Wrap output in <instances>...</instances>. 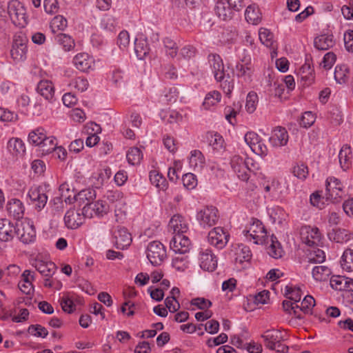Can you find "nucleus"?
I'll return each instance as SVG.
<instances>
[{
	"label": "nucleus",
	"instance_id": "obj_1",
	"mask_svg": "<svg viewBox=\"0 0 353 353\" xmlns=\"http://www.w3.org/2000/svg\"><path fill=\"white\" fill-rule=\"evenodd\" d=\"M8 13L13 24L19 28H24L27 23L26 10L17 0H12L8 6Z\"/></svg>",
	"mask_w": 353,
	"mask_h": 353
},
{
	"label": "nucleus",
	"instance_id": "obj_2",
	"mask_svg": "<svg viewBox=\"0 0 353 353\" xmlns=\"http://www.w3.org/2000/svg\"><path fill=\"white\" fill-rule=\"evenodd\" d=\"M28 39L25 34L19 32L14 36L10 55L16 62L23 61L26 59Z\"/></svg>",
	"mask_w": 353,
	"mask_h": 353
},
{
	"label": "nucleus",
	"instance_id": "obj_3",
	"mask_svg": "<svg viewBox=\"0 0 353 353\" xmlns=\"http://www.w3.org/2000/svg\"><path fill=\"white\" fill-rule=\"evenodd\" d=\"M16 236L23 243L32 242L36 236L33 223L27 219L16 223Z\"/></svg>",
	"mask_w": 353,
	"mask_h": 353
},
{
	"label": "nucleus",
	"instance_id": "obj_4",
	"mask_svg": "<svg viewBox=\"0 0 353 353\" xmlns=\"http://www.w3.org/2000/svg\"><path fill=\"white\" fill-rule=\"evenodd\" d=\"M146 254L153 265H160L167 256L165 246L158 241H152L148 244Z\"/></svg>",
	"mask_w": 353,
	"mask_h": 353
},
{
	"label": "nucleus",
	"instance_id": "obj_5",
	"mask_svg": "<svg viewBox=\"0 0 353 353\" xmlns=\"http://www.w3.org/2000/svg\"><path fill=\"white\" fill-rule=\"evenodd\" d=\"M236 76L245 83H250L254 73V66L250 56H245L241 59L235 66Z\"/></svg>",
	"mask_w": 353,
	"mask_h": 353
},
{
	"label": "nucleus",
	"instance_id": "obj_6",
	"mask_svg": "<svg viewBox=\"0 0 353 353\" xmlns=\"http://www.w3.org/2000/svg\"><path fill=\"white\" fill-rule=\"evenodd\" d=\"M243 232L247 238L250 237L256 244L265 242L267 232L262 222L258 219H253L248 229Z\"/></svg>",
	"mask_w": 353,
	"mask_h": 353
},
{
	"label": "nucleus",
	"instance_id": "obj_7",
	"mask_svg": "<svg viewBox=\"0 0 353 353\" xmlns=\"http://www.w3.org/2000/svg\"><path fill=\"white\" fill-rule=\"evenodd\" d=\"M219 218V212L216 207L208 205L201 209L196 214V219L201 225L211 227L214 225Z\"/></svg>",
	"mask_w": 353,
	"mask_h": 353
},
{
	"label": "nucleus",
	"instance_id": "obj_8",
	"mask_svg": "<svg viewBox=\"0 0 353 353\" xmlns=\"http://www.w3.org/2000/svg\"><path fill=\"white\" fill-rule=\"evenodd\" d=\"M325 186L327 199L334 203L339 202L344 193L341 181L334 177H330L326 180Z\"/></svg>",
	"mask_w": 353,
	"mask_h": 353
},
{
	"label": "nucleus",
	"instance_id": "obj_9",
	"mask_svg": "<svg viewBox=\"0 0 353 353\" xmlns=\"http://www.w3.org/2000/svg\"><path fill=\"white\" fill-rule=\"evenodd\" d=\"M47 185L32 187L28 192V196L38 210L43 209L48 201Z\"/></svg>",
	"mask_w": 353,
	"mask_h": 353
},
{
	"label": "nucleus",
	"instance_id": "obj_10",
	"mask_svg": "<svg viewBox=\"0 0 353 353\" xmlns=\"http://www.w3.org/2000/svg\"><path fill=\"white\" fill-rule=\"evenodd\" d=\"M300 236L301 241L308 246L318 245L321 240V234L319 229L309 225L301 228Z\"/></svg>",
	"mask_w": 353,
	"mask_h": 353
},
{
	"label": "nucleus",
	"instance_id": "obj_11",
	"mask_svg": "<svg viewBox=\"0 0 353 353\" xmlns=\"http://www.w3.org/2000/svg\"><path fill=\"white\" fill-rule=\"evenodd\" d=\"M230 164L239 179L243 181H248L250 175L248 173L246 158L244 159L239 155H234L231 159Z\"/></svg>",
	"mask_w": 353,
	"mask_h": 353
},
{
	"label": "nucleus",
	"instance_id": "obj_12",
	"mask_svg": "<svg viewBox=\"0 0 353 353\" xmlns=\"http://www.w3.org/2000/svg\"><path fill=\"white\" fill-rule=\"evenodd\" d=\"M230 235L221 227L213 228L208 234L209 243L219 249H222L228 241Z\"/></svg>",
	"mask_w": 353,
	"mask_h": 353
},
{
	"label": "nucleus",
	"instance_id": "obj_13",
	"mask_svg": "<svg viewBox=\"0 0 353 353\" xmlns=\"http://www.w3.org/2000/svg\"><path fill=\"white\" fill-rule=\"evenodd\" d=\"M208 60L215 79L217 81L224 80L225 70L221 57L217 54H210Z\"/></svg>",
	"mask_w": 353,
	"mask_h": 353
},
{
	"label": "nucleus",
	"instance_id": "obj_14",
	"mask_svg": "<svg viewBox=\"0 0 353 353\" xmlns=\"http://www.w3.org/2000/svg\"><path fill=\"white\" fill-rule=\"evenodd\" d=\"M114 243L117 249L123 250L132 242L131 234L124 227H118L113 233Z\"/></svg>",
	"mask_w": 353,
	"mask_h": 353
},
{
	"label": "nucleus",
	"instance_id": "obj_15",
	"mask_svg": "<svg viewBox=\"0 0 353 353\" xmlns=\"http://www.w3.org/2000/svg\"><path fill=\"white\" fill-rule=\"evenodd\" d=\"M191 243L183 234H176L170 241V248L175 253L185 254L189 252Z\"/></svg>",
	"mask_w": 353,
	"mask_h": 353
},
{
	"label": "nucleus",
	"instance_id": "obj_16",
	"mask_svg": "<svg viewBox=\"0 0 353 353\" xmlns=\"http://www.w3.org/2000/svg\"><path fill=\"white\" fill-rule=\"evenodd\" d=\"M16 224L8 219H0V241L10 242L16 236Z\"/></svg>",
	"mask_w": 353,
	"mask_h": 353
},
{
	"label": "nucleus",
	"instance_id": "obj_17",
	"mask_svg": "<svg viewBox=\"0 0 353 353\" xmlns=\"http://www.w3.org/2000/svg\"><path fill=\"white\" fill-rule=\"evenodd\" d=\"M64 221L68 228L76 229L83 224L85 217L81 210L70 209L65 215Z\"/></svg>",
	"mask_w": 353,
	"mask_h": 353
},
{
	"label": "nucleus",
	"instance_id": "obj_18",
	"mask_svg": "<svg viewBox=\"0 0 353 353\" xmlns=\"http://www.w3.org/2000/svg\"><path fill=\"white\" fill-rule=\"evenodd\" d=\"M73 63L80 71L88 72L94 66V60L88 54L83 52L77 54L73 59Z\"/></svg>",
	"mask_w": 353,
	"mask_h": 353
},
{
	"label": "nucleus",
	"instance_id": "obj_19",
	"mask_svg": "<svg viewBox=\"0 0 353 353\" xmlns=\"http://www.w3.org/2000/svg\"><path fill=\"white\" fill-rule=\"evenodd\" d=\"M200 267L208 272L214 271L217 265V260L216 256L209 249L202 250L199 256Z\"/></svg>",
	"mask_w": 353,
	"mask_h": 353
},
{
	"label": "nucleus",
	"instance_id": "obj_20",
	"mask_svg": "<svg viewBox=\"0 0 353 353\" xmlns=\"http://www.w3.org/2000/svg\"><path fill=\"white\" fill-rule=\"evenodd\" d=\"M261 337L264 340L265 346L271 350L273 347H275V345L279 341H284V336L282 332L278 330H266L261 336Z\"/></svg>",
	"mask_w": 353,
	"mask_h": 353
},
{
	"label": "nucleus",
	"instance_id": "obj_21",
	"mask_svg": "<svg viewBox=\"0 0 353 353\" xmlns=\"http://www.w3.org/2000/svg\"><path fill=\"white\" fill-rule=\"evenodd\" d=\"M288 139L289 136L286 129L278 126L272 131V136L270 137V141L274 147H281L288 143Z\"/></svg>",
	"mask_w": 353,
	"mask_h": 353
},
{
	"label": "nucleus",
	"instance_id": "obj_22",
	"mask_svg": "<svg viewBox=\"0 0 353 353\" xmlns=\"http://www.w3.org/2000/svg\"><path fill=\"white\" fill-rule=\"evenodd\" d=\"M330 240L336 243H345L353 239V232L344 228H335L328 233Z\"/></svg>",
	"mask_w": 353,
	"mask_h": 353
},
{
	"label": "nucleus",
	"instance_id": "obj_23",
	"mask_svg": "<svg viewBox=\"0 0 353 353\" xmlns=\"http://www.w3.org/2000/svg\"><path fill=\"white\" fill-rule=\"evenodd\" d=\"M24 206L17 199H12L7 204V210L10 216L17 220L22 219L24 214Z\"/></svg>",
	"mask_w": 353,
	"mask_h": 353
},
{
	"label": "nucleus",
	"instance_id": "obj_24",
	"mask_svg": "<svg viewBox=\"0 0 353 353\" xmlns=\"http://www.w3.org/2000/svg\"><path fill=\"white\" fill-rule=\"evenodd\" d=\"M34 266L36 270L46 277H51L56 272V265L51 261L36 260Z\"/></svg>",
	"mask_w": 353,
	"mask_h": 353
},
{
	"label": "nucleus",
	"instance_id": "obj_25",
	"mask_svg": "<svg viewBox=\"0 0 353 353\" xmlns=\"http://www.w3.org/2000/svg\"><path fill=\"white\" fill-rule=\"evenodd\" d=\"M170 230L173 231L174 234H183L187 232L188 228L183 217L179 214L174 215L169 223Z\"/></svg>",
	"mask_w": 353,
	"mask_h": 353
},
{
	"label": "nucleus",
	"instance_id": "obj_26",
	"mask_svg": "<svg viewBox=\"0 0 353 353\" xmlns=\"http://www.w3.org/2000/svg\"><path fill=\"white\" fill-rule=\"evenodd\" d=\"M31 273L30 270H25L18 284L19 290L26 294H30L33 292L32 280L34 279V276Z\"/></svg>",
	"mask_w": 353,
	"mask_h": 353
},
{
	"label": "nucleus",
	"instance_id": "obj_27",
	"mask_svg": "<svg viewBox=\"0 0 353 353\" xmlns=\"http://www.w3.org/2000/svg\"><path fill=\"white\" fill-rule=\"evenodd\" d=\"M232 8L226 6L222 1H218L214 6V12L216 15L223 21H229L233 17Z\"/></svg>",
	"mask_w": 353,
	"mask_h": 353
},
{
	"label": "nucleus",
	"instance_id": "obj_28",
	"mask_svg": "<svg viewBox=\"0 0 353 353\" xmlns=\"http://www.w3.org/2000/svg\"><path fill=\"white\" fill-rule=\"evenodd\" d=\"M332 35L321 34L316 37L314 41V47L319 50H327L334 45Z\"/></svg>",
	"mask_w": 353,
	"mask_h": 353
},
{
	"label": "nucleus",
	"instance_id": "obj_29",
	"mask_svg": "<svg viewBox=\"0 0 353 353\" xmlns=\"http://www.w3.org/2000/svg\"><path fill=\"white\" fill-rule=\"evenodd\" d=\"M299 75L301 81L304 82V85L308 86L314 81L315 76L314 70L309 63H305L301 66L299 72Z\"/></svg>",
	"mask_w": 353,
	"mask_h": 353
},
{
	"label": "nucleus",
	"instance_id": "obj_30",
	"mask_svg": "<svg viewBox=\"0 0 353 353\" xmlns=\"http://www.w3.org/2000/svg\"><path fill=\"white\" fill-rule=\"evenodd\" d=\"M37 92L46 100L51 101L54 94L52 83L48 80H42L37 85Z\"/></svg>",
	"mask_w": 353,
	"mask_h": 353
},
{
	"label": "nucleus",
	"instance_id": "obj_31",
	"mask_svg": "<svg viewBox=\"0 0 353 353\" xmlns=\"http://www.w3.org/2000/svg\"><path fill=\"white\" fill-rule=\"evenodd\" d=\"M352 159V154L350 146L343 145L339 154V163L343 170L349 168L351 165Z\"/></svg>",
	"mask_w": 353,
	"mask_h": 353
},
{
	"label": "nucleus",
	"instance_id": "obj_32",
	"mask_svg": "<svg viewBox=\"0 0 353 353\" xmlns=\"http://www.w3.org/2000/svg\"><path fill=\"white\" fill-rule=\"evenodd\" d=\"M270 241L271 244L268 248V253L272 258H281L283 255V251L280 243L278 241L276 237L274 235H272Z\"/></svg>",
	"mask_w": 353,
	"mask_h": 353
},
{
	"label": "nucleus",
	"instance_id": "obj_33",
	"mask_svg": "<svg viewBox=\"0 0 353 353\" xmlns=\"http://www.w3.org/2000/svg\"><path fill=\"white\" fill-rule=\"evenodd\" d=\"M245 18L249 23L258 24L261 21L259 9L254 6H248L245 12Z\"/></svg>",
	"mask_w": 353,
	"mask_h": 353
},
{
	"label": "nucleus",
	"instance_id": "obj_34",
	"mask_svg": "<svg viewBox=\"0 0 353 353\" xmlns=\"http://www.w3.org/2000/svg\"><path fill=\"white\" fill-rule=\"evenodd\" d=\"M207 139L209 143V145L212 148V149L215 151H221L223 148L224 145V140L223 137L217 134L208 132L207 134Z\"/></svg>",
	"mask_w": 353,
	"mask_h": 353
},
{
	"label": "nucleus",
	"instance_id": "obj_35",
	"mask_svg": "<svg viewBox=\"0 0 353 353\" xmlns=\"http://www.w3.org/2000/svg\"><path fill=\"white\" fill-rule=\"evenodd\" d=\"M160 117L163 121L168 123H179L183 119L181 114L174 110H162L160 113Z\"/></svg>",
	"mask_w": 353,
	"mask_h": 353
},
{
	"label": "nucleus",
	"instance_id": "obj_36",
	"mask_svg": "<svg viewBox=\"0 0 353 353\" xmlns=\"http://www.w3.org/2000/svg\"><path fill=\"white\" fill-rule=\"evenodd\" d=\"M349 68L346 65H339L335 68L334 79L340 84L345 83L349 79Z\"/></svg>",
	"mask_w": 353,
	"mask_h": 353
},
{
	"label": "nucleus",
	"instance_id": "obj_37",
	"mask_svg": "<svg viewBox=\"0 0 353 353\" xmlns=\"http://www.w3.org/2000/svg\"><path fill=\"white\" fill-rule=\"evenodd\" d=\"M189 163L194 169L198 170L202 169L205 163V159L201 152L197 150L192 151Z\"/></svg>",
	"mask_w": 353,
	"mask_h": 353
},
{
	"label": "nucleus",
	"instance_id": "obj_38",
	"mask_svg": "<svg viewBox=\"0 0 353 353\" xmlns=\"http://www.w3.org/2000/svg\"><path fill=\"white\" fill-rule=\"evenodd\" d=\"M134 50L139 59H143L149 53L150 48L146 39H136L134 42Z\"/></svg>",
	"mask_w": 353,
	"mask_h": 353
},
{
	"label": "nucleus",
	"instance_id": "obj_39",
	"mask_svg": "<svg viewBox=\"0 0 353 353\" xmlns=\"http://www.w3.org/2000/svg\"><path fill=\"white\" fill-rule=\"evenodd\" d=\"M150 180L159 189L162 190H166L168 185L166 179L157 170L150 172Z\"/></svg>",
	"mask_w": 353,
	"mask_h": 353
},
{
	"label": "nucleus",
	"instance_id": "obj_40",
	"mask_svg": "<svg viewBox=\"0 0 353 353\" xmlns=\"http://www.w3.org/2000/svg\"><path fill=\"white\" fill-rule=\"evenodd\" d=\"M331 274L330 269L325 265H317L312 268V276L316 281H325Z\"/></svg>",
	"mask_w": 353,
	"mask_h": 353
},
{
	"label": "nucleus",
	"instance_id": "obj_41",
	"mask_svg": "<svg viewBox=\"0 0 353 353\" xmlns=\"http://www.w3.org/2000/svg\"><path fill=\"white\" fill-rule=\"evenodd\" d=\"M57 42L63 46L65 51H70L74 48L75 43L74 39L66 34L60 33L55 37Z\"/></svg>",
	"mask_w": 353,
	"mask_h": 353
},
{
	"label": "nucleus",
	"instance_id": "obj_42",
	"mask_svg": "<svg viewBox=\"0 0 353 353\" xmlns=\"http://www.w3.org/2000/svg\"><path fill=\"white\" fill-rule=\"evenodd\" d=\"M341 265L347 272L353 271V250L347 249L341 257Z\"/></svg>",
	"mask_w": 353,
	"mask_h": 353
},
{
	"label": "nucleus",
	"instance_id": "obj_43",
	"mask_svg": "<svg viewBox=\"0 0 353 353\" xmlns=\"http://www.w3.org/2000/svg\"><path fill=\"white\" fill-rule=\"evenodd\" d=\"M221 99V94L216 90H213L208 93L203 103L205 109H210L211 106L216 105Z\"/></svg>",
	"mask_w": 353,
	"mask_h": 353
},
{
	"label": "nucleus",
	"instance_id": "obj_44",
	"mask_svg": "<svg viewBox=\"0 0 353 353\" xmlns=\"http://www.w3.org/2000/svg\"><path fill=\"white\" fill-rule=\"evenodd\" d=\"M236 261L239 263L248 261L251 259L252 254L250 248L243 245H239L236 249Z\"/></svg>",
	"mask_w": 353,
	"mask_h": 353
},
{
	"label": "nucleus",
	"instance_id": "obj_45",
	"mask_svg": "<svg viewBox=\"0 0 353 353\" xmlns=\"http://www.w3.org/2000/svg\"><path fill=\"white\" fill-rule=\"evenodd\" d=\"M46 134L45 130L43 128H37L31 132H30L28 135V141L30 143L39 145L41 144L42 141L45 140Z\"/></svg>",
	"mask_w": 353,
	"mask_h": 353
},
{
	"label": "nucleus",
	"instance_id": "obj_46",
	"mask_svg": "<svg viewBox=\"0 0 353 353\" xmlns=\"http://www.w3.org/2000/svg\"><path fill=\"white\" fill-rule=\"evenodd\" d=\"M259 37L263 45L268 48H274L273 34L268 29L265 28H260Z\"/></svg>",
	"mask_w": 353,
	"mask_h": 353
},
{
	"label": "nucleus",
	"instance_id": "obj_47",
	"mask_svg": "<svg viewBox=\"0 0 353 353\" xmlns=\"http://www.w3.org/2000/svg\"><path fill=\"white\" fill-rule=\"evenodd\" d=\"M8 148L10 150H12L17 155L23 156L26 152V147L22 141L19 139H11L8 141Z\"/></svg>",
	"mask_w": 353,
	"mask_h": 353
},
{
	"label": "nucleus",
	"instance_id": "obj_48",
	"mask_svg": "<svg viewBox=\"0 0 353 353\" xmlns=\"http://www.w3.org/2000/svg\"><path fill=\"white\" fill-rule=\"evenodd\" d=\"M141 151L138 148H131L127 152L126 158L131 165H137L142 159Z\"/></svg>",
	"mask_w": 353,
	"mask_h": 353
},
{
	"label": "nucleus",
	"instance_id": "obj_49",
	"mask_svg": "<svg viewBox=\"0 0 353 353\" xmlns=\"http://www.w3.org/2000/svg\"><path fill=\"white\" fill-rule=\"evenodd\" d=\"M57 143L56 141V139L53 137H47L46 135L45 140L42 141L40 147L41 148V150L43 154H49L50 152H54L56 149Z\"/></svg>",
	"mask_w": 353,
	"mask_h": 353
},
{
	"label": "nucleus",
	"instance_id": "obj_50",
	"mask_svg": "<svg viewBox=\"0 0 353 353\" xmlns=\"http://www.w3.org/2000/svg\"><path fill=\"white\" fill-rule=\"evenodd\" d=\"M285 296L296 304L301 298V289L296 287L293 288L292 286L286 285Z\"/></svg>",
	"mask_w": 353,
	"mask_h": 353
},
{
	"label": "nucleus",
	"instance_id": "obj_51",
	"mask_svg": "<svg viewBox=\"0 0 353 353\" xmlns=\"http://www.w3.org/2000/svg\"><path fill=\"white\" fill-rule=\"evenodd\" d=\"M172 266L178 271L183 272L189 265V260L187 256H178L172 259Z\"/></svg>",
	"mask_w": 353,
	"mask_h": 353
},
{
	"label": "nucleus",
	"instance_id": "obj_52",
	"mask_svg": "<svg viewBox=\"0 0 353 353\" xmlns=\"http://www.w3.org/2000/svg\"><path fill=\"white\" fill-rule=\"evenodd\" d=\"M314 305V299L310 295H307L301 301V305H299L298 308H300V310L303 312L305 314H310Z\"/></svg>",
	"mask_w": 353,
	"mask_h": 353
},
{
	"label": "nucleus",
	"instance_id": "obj_53",
	"mask_svg": "<svg viewBox=\"0 0 353 353\" xmlns=\"http://www.w3.org/2000/svg\"><path fill=\"white\" fill-rule=\"evenodd\" d=\"M347 277L333 276L330 279V285L336 290L343 291L345 289Z\"/></svg>",
	"mask_w": 353,
	"mask_h": 353
},
{
	"label": "nucleus",
	"instance_id": "obj_54",
	"mask_svg": "<svg viewBox=\"0 0 353 353\" xmlns=\"http://www.w3.org/2000/svg\"><path fill=\"white\" fill-rule=\"evenodd\" d=\"M67 26V19L61 15H57L52 20L50 27L52 32H55L56 30H63Z\"/></svg>",
	"mask_w": 353,
	"mask_h": 353
},
{
	"label": "nucleus",
	"instance_id": "obj_55",
	"mask_svg": "<svg viewBox=\"0 0 353 353\" xmlns=\"http://www.w3.org/2000/svg\"><path fill=\"white\" fill-rule=\"evenodd\" d=\"M94 197L95 194L93 190H84L78 193L75 199L77 201L85 204L86 202H93L92 200Z\"/></svg>",
	"mask_w": 353,
	"mask_h": 353
},
{
	"label": "nucleus",
	"instance_id": "obj_56",
	"mask_svg": "<svg viewBox=\"0 0 353 353\" xmlns=\"http://www.w3.org/2000/svg\"><path fill=\"white\" fill-rule=\"evenodd\" d=\"M308 259L311 263H321L325 260V254L322 250L317 248L310 252Z\"/></svg>",
	"mask_w": 353,
	"mask_h": 353
},
{
	"label": "nucleus",
	"instance_id": "obj_57",
	"mask_svg": "<svg viewBox=\"0 0 353 353\" xmlns=\"http://www.w3.org/2000/svg\"><path fill=\"white\" fill-rule=\"evenodd\" d=\"M258 103L257 94L254 92H250L246 99L245 109L248 112L252 113L255 111Z\"/></svg>",
	"mask_w": 353,
	"mask_h": 353
},
{
	"label": "nucleus",
	"instance_id": "obj_58",
	"mask_svg": "<svg viewBox=\"0 0 353 353\" xmlns=\"http://www.w3.org/2000/svg\"><path fill=\"white\" fill-rule=\"evenodd\" d=\"M28 332L31 335L42 338H46L48 334L46 328L41 325H31L28 327Z\"/></svg>",
	"mask_w": 353,
	"mask_h": 353
},
{
	"label": "nucleus",
	"instance_id": "obj_59",
	"mask_svg": "<svg viewBox=\"0 0 353 353\" xmlns=\"http://www.w3.org/2000/svg\"><path fill=\"white\" fill-rule=\"evenodd\" d=\"M62 310L67 313H72L76 310V305L73 301L68 296H63L60 300Z\"/></svg>",
	"mask_w": 353,
	"mask_h": 353
},
{
	"label": "nucleus",
	"instance_id": "obj_60",
	"mask_svg": "<svg viewBox=\"0 0 353 353\" xmlns=\"http://www.w3.org/2000/svg\"><path fill=\"white\" fill-rule=\"evenodd\" d=\"M336 59V54L332 52L326 53L321 63V65L325 70L330 69Z\"/></svg>",
	"mask_w": 353,
	"mask_h": 353
},
{
	"label": "nucleus",
	"instance_id": "obj_61",
	"mask_svg": "<svg viewBox=\"0 0 353 353\" xmlns=\"http://www.w3.org/2000/svg\"><path fill=\"white\" fill-rule=\"evenodd\" d=\"M182 181L183 185L189 190H192L196 187L197 180L196 176L192 173H187L183 175Z\"/></svg>",
	"mask_w": 353,
	"mask_h": 353
},
{
	"label": "nucleus",
	"instance_id": "obj_62",
	"mask_svg": "<svg viewBox=\"0 0 353 353\" xmlns=\"http://www.w3.org/2000/svg\"><path fill=\"white\" fill-rule=\"evenodd\" d=\"M94 203L95 205V215L98 216H103L106 214L109 210V205L106 201H97Z\"/></svg>",
	"mask_w": 353,
	"mask_h": 353
},
{
	"label": "nucleus",
	"instance_id": "obj_63",
	"mask_svg": "<svg viewBox=\"0 0 353 353\" xmlns=\"http://www.w3.org/2000/svg\"><path fill=\"white\" fill-rule=\"evenodd\" d=\"M293 174L298 179H305L308 175V168L304 164H297L293 168Z\"/></svg>",
	"mask_w": 353,
	"mask_h": 353
},
{
	"label": "nucleus",
	"instance_id": "obj_64",
	"mask_svg": "<svg viewBox=\"0 0 353 353\" xmlns=\"http://www.w3.org/2000/svg\"><path fill=\"white\" fill-rule=\"evenodd\" d=\"M343 39L345 49L348 52H353V30L346 31Z\"/></svg>",
	"mask_w": 353,
	"mask_h": 353
}]
</instances>
